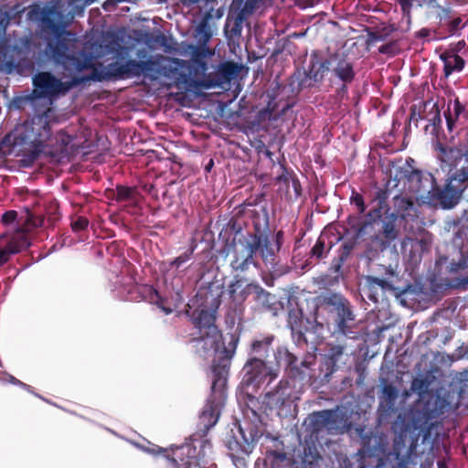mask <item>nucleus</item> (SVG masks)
Returning a JSON list of instances; mask_svg holds the SVG:
<instances>
[{
    "mask_svg": "<svg viewBox=\"0 0 468 468\" xmlns=\"http://www.w3.org/2000/svg\"><path fill=\"white\" fill-rule=\"evenodd\" d=\"M414 1L415 0H397L404 16L410 18Z\"/></svg>",
    "mask_w": 468,
    "mask_h": 468,
    "instance_id": "obj_47",
    "label": "nucleus"
},
{
    "mask_svg": "<svg viewBox=\"0 0 468 468\" xmlns=\"http://www.w3.org/2000/svg\"><path fill=\"white\" fill-rule=\"evenodd\" d=\"M308 331H300L292 334L294 344L299 347H306L308 346V340L306 338V333Z\"/></svg>",
    "mask_w": 468,
    "mask_h": 468,
    "instance_id": "obj_46",
    "label": "nucleus"
},
{
    "mask_svg": "<svg viewBox=\"0 0 468 468\" xmlns=\"http://www.w3.org/2000/svg\"><path fill=\"white\" fill-rule=\"evenodd\" d=\"M135 189L125 186H117L115 200L117 202L129 201L134 198Z\"/></svg>",
    "mask_w": 468,
    "mask_h": 468,
    "instance_id": "obj_41",
    "label": "nucleus"
},
{
    "mask_svg": "<svg viewBox=\"0 0 468 468\" xmlns=\"http://www.w3.org/2000/svg\"><path fill=\"white\" fill-rule=\"evenodd\" d=\"M320 317H324L326 325H332L335 333L344 336L353 333L356 315L350 301L342 293L326 292L316 297L315 320Z\"/></svg>",
    "mask_w": 468,
    "mask_h": 468,
    "instance_id": "obj_3",
    "label": "nucleus"
},
{
    "mask_svg": "<svg viewBox=\"0 0 468 468\" xmlns=\"http://www.w3.org/2000/svg\"><path fill=\"white\" fill-rule=\"evenodd\" d=\"M145 54H146V52H145L144 49H142V50H139V51H138L137 56H138L139 58H144V57H145Z\"/></svg>",
    "mask_w": 468,
    "mask_h": 468,
    "instance_id": "obj_64",
    "label": "nucleus"
},
{
    "mask_svg": "<svg viewBox=\"0 0 468 468\" xmlns=\"http://www.w3.org/2000/svg\"><path fill=\"white\" fill-rule=\"evenodd\" d=\"M435 11L436 16L441 22L452 17V10L449 7H443L442 5H441Z\"/></svg>",
    "mask_w": 468,
    "mask_h": 468,
    "instance_id": "obj_50",
    "label": "nucleus"
},
{
    "mask_svg": "<svg viewBox=\"0 0 468 468\" xmlns=\"http://www.w3.org/2000/svg\"><path fill=\"white\" fill-rule=\"evenodd\" d=\"M259 239H250L249 233L242 239H239L232 246V260L230 267L235 271L245 272L250 265L257 266L254 255L259 248Z\"/></svg>",
    "mask_w": 468,
    "mask_h": 468,
    "instance_id": "obj_12",
    "label": "nucleus"
},
{
    "mask_svg": "<svg viewBox=\"0 0 468 468\" xmlns=\"http://www.w3.org/2000/svg\"><path fill=\"white\" fill-rule=\"evenodd\" d=\"M399 389L392 384H385L379 396L378 419L388 420L396 411Z\"/></svg>",
    "mask_w": 468,
    "mask_h": 468,
    "instance_id": "obj_20",
    "label": "nucleus"
},
{
    "mask_svg": "<svg viewBox=\"0 0 468 468\" xmlns=\"http://www.w3.org/2000/svg\"><path fill=\"white\" fill-rule=\"evenodd\" d=\"M394 290L393 285L385 279L375 276H367L364 292L366 296L377 303L380 297H384L387 291Z\"/></svg>",
    "mask_w": 468,
    "mask_h": 468,
    "instance_id": "obj_23",
    "label": "nucleus"
},
{
    "mask_svg": "<svg viewBox=\"0 0 468 468\" xmlns=\"http://www.w3.org/2000/svg\"><path fill=\"white\" fill-rule=\"evenodd\" d=\"M292 389L288 380H281L274 389L264 395L262 404L266 409L282 410L291 400Z\"/></svg>",
    "mask_w": 468,
    "mask_h": 468,
    "instance_id": "obj_19",
    "label": "nucleus"
},
{
    "mask_svg": "<svg viewBox=\"0 0 468 468\" xmlns=\"http://www.w3.org/2000/svg\"><path fill=\"white\" fill-rule=\"evenodd\" d=\"M356 242L354 240L345 241L339 248V253L337 257H335L332 261L330 269L334 272H339L342 269L343 264L349 258L352 250H354Z\"/></svg>",
    "mask_w": 468,
    "mask_h": 468,
    "instance_id": "obj_31",
    "label": "nucleus"
},
{
    "mask_svg": "<svg viewBox=\"0 0 468 468\" xmlns=\"http://www.w3.org/2000/svg\"><path fill=\"white\" fill-rule=\"evenodd\" d=\"M331 249H332V245L330 244L326 248L324 239L322 236H320L317 239L314 247L311 249V251H310L311 259L314 258L317 261L324 259L329 254Z\"/></svg>",
    "mask_w": 468,
    "mask_h": 468,
    "instance_id": "obj_37",
    "label": "nucleus"
},
{
    "mask_svg": "<svg viewBox=\"0 0 468 468\" xmlns=\"http://www.w3.org/2000/svg\"><path fill=\"white\" fill-rule=\"evenodd\" d=\"M317 440L318 438L313 436H309V438L304 439L302 452V462L303 464L311 466L317 463L321 459L317 446Z\"/></svg>",
    "mask_w": 468,
    "mask_h": 468,
    "instance_id": "obj_27",
    "label": "nucleus"
},
{
    "mask_svg": "<svg viewBox=\"0 0 468 468\" xmlns=\"http://www.w3.org/2000/svg\"><path fill=\"white\" fill-rule=\"evenodd\" d=\"M431 102L429 101H420L418 104H413L410 107V122H414L417 125V122L420 120L424 119L423 113L427 108V106Z\"/></svg>",
    "mask_w": 468,
    "mask_h": 468,
    "instance_id": "obj_39",
    "label": "nucleus"
},
{
    "mask_svg": "<svg viewBox=\"0 0 468 468\" xmlns=\"http://www.w3.org/2000/svg\"><path fill=\"white\" fill-rule=\"evenodd\" d=\"M432 110L434 111V116L432 120L431 121L432 125H440L441 122V115H440V110L438 105L435 103L432 105Z\"/></svg>",
    "mask_w": 468,
    "mask_h": 468,
    "instance_id": "obj_56",
    "label": "nucleus"
},
{
    "mask_svg": "<svg viewBox=\"0 0 468 468\" xmlns=\"http://www.w3.org/2000/svg\"><path fill=\"white\" fill-rule=\"evenodd\" d=\"M253 300L256 303V307L261 312H275L276 311V298L275 295L271 294L259 283H257L255 290L253 291Z\"/></svg>",
    "mask_w": 468,
    "mask_h": 468,
    "instance_id": "obj_25",
    "label": "nucleus"
},
{
    "mask_svg": "<svg viewBox=\"0 0 468 468\" xmlns=\"http://www.w3.org/2000/svg\"><path fill=\"white\" fill-rule=\"evenodd\" d=\"M428 387V383L423 378H414L411 383V388L414 391H418L420 393L423 392Z\"/></svg>",
    "mask_w": 468,
    "mask_h": 468,
    "instance_id": "obj_52",
    "label": "nucleus"
},
{
    "mask_svg": "<svg viewBox=\"0 0 468 468\" xmlns=\"http://www.w3.org/2000/svg\"><path fill=\"white\" fill-rule=\"evenodd\" d=\"M208 50L202 45V47H197L193 51V58L196 62H199V59L204 58L207 56Z\"/></svg>",
    "mask_w": 468,
    "mask_h": 468,
    "instance_id": "obj_54",
    "label": "nucleus"
},
{
    "mask_svg": "<svg viewBox=\"0 0 468 468\" xmlns=\"http://www.w3.org/2000/svg\"><path fill=\"white\" fill-rule=\"evenodd\" d=\"M266 361L257 358H250L243 367V379L242 383L247 386L259 387L264 381H268L270 384L277 377L278 373L271 368L267 367Z\"/></svg>",
    "mask_w": 468,
    "mask_h": 468,
    "instance_id": "obj_15",
    "label": "nucleus"
},
{
    "mask_svg": "<svg viewBox=\"0 0 468 468\" xmlns=\"http://www.w3.org/2000/svg\"><path fill=\"white\" fill-rule=\"evenodd\" d=\"M27 245V240L24 239L21 241L10 240L5 247H0V266L8 261L12 254L21 251Z\"/></svg>",
    "mask_w": 468,
    "mask_h": 468,
    "instance_id": "obj_34",
    "label": "nucleus"
},
{
    "mask_svg": "<svg viewBox=\"0 0 468 468\" xmlns=\"http://www.w3.org/2000/svg\"><path fill=\"white\" fill-rule=\"evenodd\" d=\"M414 159L409 157L402 166L396 167L395 180L403 181L404 188L419 197L438 202L443 209L454 207L468 187V156L465 165L451 176L443 188L436 185L434 176L426 171L414 167Z\"/></svg>",
    "mask_w": 468,
    "mask_h": 468,
    "instance_id": "obj_1",
    "label": "nucleus"
},
{
    "mask_svg": "<svg viewBox=\"0 0 468 468\" xmlns=\"http://www.w3.org/2000/svg\"><path fill=\"white\" fill-rule=\"evenodd\" d=\"M213 165H214V161H213V159H210L208 161L207 165L205 166V170L207 172H209L211 170V168L213 167Z\"/></svg>",
    "mask_w": 468,
    "mask_h": 468,
    "instance_id": "obj_62",
    "label": "nucleus"
},
{
    "mask_svg": "<svg viewBox=\"0 0 468 468\" xmlns=\"http://www.w3.org/2000/svg\"><path fill=\"white\" fill-rule=\"evenodd\" d=\"M65 68L69 70L81 72L85 69L92 68V59L84 54L69 55L64 59Z\"/></svg>",
    "mask_w": 468,
    "mask_h": 468,
    "instance_id": "obj_30",
    "label": "nucleus"
},
{
    "mask_svg": "<svg viewBox=\"0 0 468 468\" xmlns=\"http://www.w3.org/2000/svg\"><path fill=\"white\" fill-rule=\"evenodd\" d=\"M1 221L4 225H10L17 222V229L20 232H29L33 229L42 226V216H36L28 208L25 207L18 216L16 210H8L2 215Z\"/></svg>",
    "mask_w": 468,
    "mask_h": 468,
    "instance_id": "obj_18",
    "label": "nucleus"
},
{
    "mask_svg": "<svg viewBox=\"0 0 468 468\" xmlns=\"http://www.w3.org/2000/svg\"><path fill=\"white\" fill-rule=\"evenodd\" d=\"M462 24L461 17H455L447 24V31L451 35H454L460 28Z\"/></svg>",
    "mask_w": 468,
    "mask_h": 468,
    "instance_id": "obj_49",
    "label": "nucleus"
},
{
    "mask_svg": "<svg viewBox=\"0 0 468 468\" xmlns=\"http://www.w3.org/2000/svg\"><path fill=\"white\" fill-rule=\"evenodd\" d=\"M191 321L196 333L191 334L190 342L195 343L196 352L201 356L208 352L217 353V358L212 363L213 378H222L227 383L230 360L235 354L238 337L230 335L227 346L219 350L222 334L216 325V311L207 308L196 309L191 314Z\"/></svg>",
    "mask_w": 468,
    "mask_h": 468,
    "instance_id": "obj_2",
    "label": "nucleus"
},
{
    "mask_svg": "<svg viewBox=\"0 0 468 468\" xmlns=\"http://www.w3.org/2000/svg\"><path fill=\"white\" fill-rule=\"evenodd\" d=\"M459 271H464V275L453 279L452 286L457 289H468V259L462 257L458 261H452L449 266L451 273H456Z\"/></svg>",
    "mask_w": 468,
    "mask_h": 468,
    "instance_id": "obj_28",
    "label": "nucleus"
},
{
    "mask_svg": "<svg viewBox=\"0 0 468 468\" xmlns=\"http://www.w3.org/2000/svg\"><path fill=\"white\" fill-rule=\"evenodd\" d=\"M62 19L63 14L54 6L44 8L41 12L40 21L43 31L56 38L54 43H48V48L54 58L64 60L69 56L67 54L69 43L63 35H69V32H66L67 24Z\"/></svg>",
    "mask_w": 468,
    "mask_h": 468,
    "instance_id": "obj_6",
    "label": "nucleus"
},
{
    "mask_svg": "<svg viewBox=\"0 0 468 468\" xmlns=\"http://www.w3.org/2000/svg\"><path fill=\"white\" fill-rule=\"evenodd\" d=\"M307 421L308 429L311 431L310 436L318 438L319 432L324 430L334 429L336 423L335 413L329 410L315 411L309 415Z\"/></svg>",
    "mask_w": 468,
    "mask_h": 468,
    "instance_id": "obj_21",
    "label": "nucleus"
},
{
    "mask_svg": "<svg viewBox=\"0 0 468 468\" xmlns=\"http://www.w3.org/2000/svg\"><path fill=\"white\" fill-rule=\"evenodd\" d=\"M346 346V345L328 344V353L326 355V365L331 367L330 374L335 371L337 362L344 354Z\"/></svg>",
    "mask_w": 468,
    "mask_h": 468,
    "instance_id": "obj_35",
    "label": "nucleus"
},
{
    "mask_svg": "<svg viewBox=\"0 0 468 468\" xmlns=\"http://www.w3.org/2000/svg\"><path fill=\"white\" fill-rule=\"evenodd\" d=\"M271 454L276 458V459H280L282 461H283L285 459V453L284 452H276V451H273L271 452Z\"/></svg>",
    "mask_w": 468,
    "mask_h": 468,
    "instance_id": "obj_61",
    "label": "nucleus"
},
{
    "mask_svg": "<svg viewBox=\"0 0 468 468\" xmlns=\"http://www.w3.org/2000/svg\"><path fill=\"white\" fill-rule=\"evenodd\" d=\"M158 67L159 59L153 57H149L146 60L128 58L124 62L121 61L122 80L141 76L149 77L152 73L159 72Z\"/></svg>",
    "mask_w": 468,
    "mask_h": 468,
    "instance_id": "obj_16",
    "label": "nucleus"
},
{
    "mask_svg": "<svg viewBox=\"0 0 468 468\" xmlns=\"http://www.w3.org/2000/svg\"><path fill=\"white\" fill-rule=\"evenodd\" d=\"M226 398L227 383L222 378H213L211 394L199 415V424L204 432H207L218 422Z\"/></svg>",
    "mask_w": 468,
    "mask_h": 468,
    "instance_id": "obj_9",
    "label": "nucleus"
},
{
    "mask_svg": "<svg viewBox=\"0 0 468 468\" xmlns=\"http://www.w3.org/2000/svg\"><path fill=\"white\" fill-rule=\"evenodd\" d=\"M438 468H448L447 464L443 461L438 462Z\"/></svg>",
    "mask_w": 468,
    "mask_h": 468,
    "instance_id": "obj_63",
    "label": "nucleus"
},
{
    "mask_svg": "<svg viewBox=\"0 0 468 468\" xmlns=\"http://www.w3.org/2000/svg\"><path fill=\"white\" fill-rule=\"evenodd\" d=\"M467 114L465 105H463L458 98L453 101L450 100L447 104V109L444 112L448 132L451 133H453L461 116L463 115L465 117Z\"/></svg>",
    "mask_w": 468,
    "mask_h": 468,
    "instance_id": "obj_24",
    "label": "nucleus"
},
{
    "mask_svg": "<svg viewBox=\"0 0 468 468\" xmlns=\"http://www.w3.org/2000/svg\"><path fill=\"white\" fill-rule=\"evenodd\" d=\"M195 247L192 246L187 249L185 252L175 258L173 261L169 262L170 269L178 270L183 267L187 261H189L194 255Z\"/></svg>",
    "mask_w": 468,
    "mask_h": 468,
    "instance_id": "obj_40",
    "label": "nucleus"
},
{
    "mask_svg": "<svg viewBox=\"0 0 468 468\" xmlns=\"http://www.w3.org/2000/svg\"><path fill=\"white\" fill-rule=\"evenodd\" d=\"M89 225L87 218L80 216L76 219L72 220L71 228L74 231H80L85 229Z\"/></svg>",
    "mask_w": 468,
    "mask_h": 468,
    "instance_id": "obj_48",
    "label": "nucleus"
},
{
    "mask_svg": "<svg viewBox=\"0 0 468 468\" xmlns=\"http://www.w3.org/2000/svg\"><path fill=\"white\" fill-rule=\"evenodd\" d=\"M441 58L443 60V71L445 77H449L453 71H461L464 68L465 61L464 59L454 54L450 58H447L446 55H441Z\"/></svg>",
    "mask_w": 468,
    "mask_h": 468,
    "instance_id": "obj_33",
    "label": "nucleus"
},
{
    "mask_svg": "<svg viewBox=\"0 0 468 468\" xmlns=\"http://www.w3.org/2000/svg\"><path fill=\"white\" fill-rule=\"evenodd\" d=\"M332 55L327 58L319 56L317 51L312 52L307 70L303 76L300 71L294 72L289 79L288 85L292 93H299L304 88L313 86L310 80L322 82L326 73H331Z\"/></svg>",
    "mask_w": 468,
    "mask_h": 468,
    "instance_id": "obj_7",
    "label": "nucleus"
},
{
    "mask_svg": "<svg viewBox=\"0 0 468 468\" xmlns=\"http://www.w3.org/2000/svg\"><path fill=\"white\" fill-rule=\"evenodd\" d=\"M258 404H259V400L257 398H255L254 396H248L247 405H248V408L250 410L252 415H254V416H257L255 408L257 407Z\"/></svg>",
    "mask_w": 468,
    "mask_h": 468,
    "instance_id": "obj_55",
    "label": "nucleus"
},
{
    "mask_svg": "<svg viewBox=\"0 0 468 468\" xmlns=\"http://www.w3.org/2000/svg\"><path fill=\"white\" fill-rule=\"evenodd\" d=\"M331 77L341 82L340 87L335 90L336 96L340 99L347 97L348 85L356 78L353 61L343 54H332Z\"/></svg>",
    "mask_w": 468,
    "mask_h": 468,
    "instance_id": "obj_13",
    "label": "nucleus"
},
{
    "mask_svg": "<svg viewBox=\"0 0 468 468\" xmlns=\"http://www.w3.org/2000/svg\"><path fill=\"white\" fill-rule=\"evenodd\" d=\"M239 437L231 436L227 441L229 450V456L232 460L233 464L237 468H243L246 466L245 456L249 455L254 447V442L257 439V433L250 431V438L245 434L241 426L239 427Z\"/></svg>",
    "mask_w": 468,
    "mask_h": 468,
    "instance_id": "obj_14",
    "label": "nucleus"
},
{
    "mask_svg": "<svg viewBox=\"0 0 468 468\" xmlns=\"http://www.w3.org/2000/svg\"><path fill=\"white\" fill-rule=\"evenodd\" d=\"M252 226L253 231L250 232V239H259V248L257 249V252H259L261 258L265 263H274L276 252L280 250L282 239L283 232L282 230H279L275 234V243L272 244L269 239L268 232L270 231V224H269V215L266 210H262L261 212H254L252 215Z\"/></svg>",
    "mask_w": 468,
    "mask_h": 468,
    "instance_id": "obj_5",
    "label": "nucleus"
},
{
    "mask_svg": "<svg viewBox=\"0 0 468 468\" xmlns=\"http://www.w3.org/2000/svg\"><path fill=\"white\" fill-rule=\"evenodd\" d=\"M197 37H198V41L201 45L206 46L207 43L210 40L212 37V33L210 31V27L206 21H202L197 27Z\"/></svg>",
    "mask_w": 468,
    "mask_h": 468,
    "instance_id": "obj_42",
    "label": "nucleus"
},
{
    "mask_svg": "<svg viewBox=\"0 0 468 468\" xmlns=\"http://www.w3.org/2000/svg\"><path fill=\"white\" fill-rule=\"evenodd\" d=\"M142 291H140L141 293H148V294H154L156 297H159L158 292L156 290H154L152 286H144L142 288Z\"/></svg>",
    "mask_w": 468,
    "mask_h": 468,
    "instance_id": "obj_59",
    "label": "nucleus"
},
{
    "mask_svg": "<svg viewBox=\"0 0 468 468\" xmlns=\"http://www.w3.org/2000/svg\"><path fill=\"white\" fill-rule=\"evenodd\" d=\"M440 0H421L423 5L431 10H436L441 6Z\"/></svg>",
    "mask_w": 468,
    "mask_h": 468,
    "instance_id": "obj_57",
    "label": "nucleus"
},
{
    "mask_svg": "<svg viewBox=\"0 0 468 468\" xmlns=\"http://www.w3.org/2000/svg\"><path fill=\"white\" fill-rule=\"evenodd\" d=\"M292 186L294 190L295 197H300L302 195V186H301L300 181L296 176H294V178L292 181Z\"/></svg>",
    "mask_w": 468,
    "mask_h": 468,
    "instance_id": "obj_58",
    "label": "nucleus"
},
{
    "mask_svg": "<svg viewBox=\"0 0 468 468\" xmlns=\"http://www.w3.org/2000/svg\"><path fill=\"white\" fill-rule=\"evenodd\" d=\"M309 320L303 316L302 312L300 313V314H295L291 315L289 319V326L292 334L300 331H309Z\"/></svg>",
    "mask_w": 468,
    "mask_h": 468,
    "instance_id": "obj_38",
    "label": "nucleus"
},
{
    "mask_svg": "<svg viewBox=\"0 0 468 468\" xmlns=\"http://www.w3.org/2000/svg\"><path fill=\"white\" fill-rule=\"evenodd\" d=\"M168 462L173 468H207L208 464L204 456L196 455V448L190 444L176 447L173 451V456L168 457Z\"/></svg>",
    "mask_w": 468,
    "mask_h": 468,
    "instance_id": "obj_17",
    "label": "nucleus"
},
{
    "mask_svg": "<svg viewBox=\"0 0 468 468\" xmlns=\"http://www.w3.org/2000/svg\"><path fill=\"white\" fill-rule=\"evenodd\" d=\"M257 282H247L244 278L235 276L234 280L228 286V293L232 303L242 305L253 291Z\"/></svg>",
    "mask_w": 468,
    "mask_h": 468,
    "instance_id": "obj_22",
    "label": "nucleus"
},
{
    "mask_svg": "<svg viewBox=\"0 0 468 468\" xmlns=\"http://www.w3.org/2000/svg\"><path fill=\"white\" fill-rule=\"evenodd\" d=\"M397 216L395 213H391L387 220L383 222L382 235L387 243H391L399 237V230L396 229L395 222Z\"/></svg>",
    "mask_w": 468,
    "mask_h": 468,
    "instance_id": "obj_36",
    "label": "nucleus"
},
{
    "mask_svg": "<svg viewBox=\"0 0 468 468\" xmlns=\"http://www.w3.org/2000/svg\"><path fill=\"white\" fill-rule=\"evenodd\" d=\"M437 151V158L443 164L449 166H453L456 165L457 161L462 158V150L453 147L448 146L443 144L438 143L436 145Z\"/></svg>",
    "mask_w": 468,
    "mask_h": 468,
    "instance_id": "obj_29",
    "label": "nucleus"
},
{
    "mask_svg": "<svg viewBox=\"0 0 468 468\" xmlns=\"http://www.w3.org/2000/svg\"><path fill=\"white\" fill-rule=\"evenodd\" d=\"M106 50L108 53L114 54L117 61L109 63L106 67L99 69L92 64L91 72L87 76L82 77H73L72 81L74 82V87L80 84L85 83L87 81H103V80H122V70H121V61L125 59L126 55L128 54V49L125 47H122L117 43H111L106 45Z\"/></svg>",
    "mask_w": 468,
    "mask_h": 468,
    "instance_id": "obj_8",
    "label": "nucleus"
},
{
    "mask_svg": "<svg viewBox=\"0 0 468 468\" xmlns=\"http://www.w3.org/2000/svg\"><path fill=\"white\" fill-rule=\"evenodd\" d=\"M282 172L280 176H277L276 181L279 184H282L286 188L289 187L290 182L295 176V174L292 171H289L284 165L281 166Z\"/></svg>",
    "mask_w": 468,
    "mask_h": 468,
    "instance_id": "obj_44",
    "label": "nucleus"
},
{
    "mask_svg": "<svg viewBox=\"0 0 468 468\" xmlns=\"http://www.w3.org/2000/svg\"><path fill=\"white\" fill-rule=\"evenodd\" d=\"M34 94L37 98H54L66 94L74 87V82L61 81L48 71L37 73L33 77Z\"/></svg>",
    "mask_w": 468,
    "mask_h": 468,
    "instance_id": "obj_11",
    "label": "nucleus"
},
{
    "mask_svg": "<svg viewBox=\"0 0 468 468\" xmlns=\"http://www.w3.org/2000/svg\"><path fill=\"white\" fill-rule=\"evenodd\" d=\"M51 134L47 116L37 115L23 123L18 137L24 144L40 147L49 140Z\"/></svg>",
    "mask_w": 468,
    "mask_h": 468,
    "instance_id": "obj_10",
    "label": "nucleus"
},
{
    "mask_svg": "<svg viewBox=\"0 0 468 468\" xmlns=\"http://www.w3.org/2000/svg\"><path fill=\"white\" fill-rule=\"evenodd\" d=\"M367 224H368L367 222H363L359 225V227L356 229L357 237L362 236L364 234L365 229L367 228Z\"/></svg>",
    "mask_w": 468,
    "mask_h": 468,
    "instance_id": "obj_60",
    "label": "nucleus"
},
{
    "mask_svg": "<svg viewBox=\"0 0 468 468\" xmlns=\"http://www.w3.org/2000/svg\"><path fill=\"white\" fill-rule=\"evenodd\" d=\"M394 200V207H395V215L397 218L400 217L405 219L407 217H410L411 211H414V202L412 198L408 197L396 196L393 198Z\"/></svg>",
    "mask_w": 468,
    "mask_h": 468,
    "instance_id": "obj_32",
    "label": "nucleus"
},
{
    "mask_svg": "<svg viewBox=\"0 0 468 468\" xmlns=\"http://www.w3.org/2000/svg\"><path fill=\"white\" fill-rule=\"evenodd\" d=\"M411 249L423 253L429 250V244L425 239H415L411 243Z\"/></svg>",
    "mask_w": 468,
    "mask_h": 468,
    "instance_id": "obj_51",
    "label": "nucleus"
},
{
    "mask_svg": "<svg viewBox=\"0 0 468 468\" xmlns=\"http://www.w3.org/2000/svg\"><path fill=\"white\" fill-rule=\"evenodd\" d=\"M392 457L394 459V463H392L391 459L388 458L389 464L387 468H408V459L406 457H402L399 452H394Z\"/></svg>",
    "mask_w": 468,
    "mask_h": 468,
    "instance_id": "obj_45",
    "label": "nucleus"
},
{
    "mask_svg": "<svg viewBox=\"0 0 468 468\" xmlns=\"http://www.w3.org/2000/svg\"><path fill=\"white\" fill-rule=\"evenodd\" d=\"M273 341V335H266L261 339L253 340L250 345L251 358L260 357L265 361L270 352L272 351L278 366L284 365L293 378H304L306 370L310 368L311 365L314 364L315 356L309 355L299 363L298 357L285 347L279 346L273 351L271 348Z\"/></svg>",
    "mask_w": 468,
    "mask_h": 468,
    "instance_id": "obj_4",
    "label": "nucleus"
},
{
    "mask_svg": "<svg viewBox=\"0 0 468 468\" xmlns=\"http://www.w3.org/2000/svg\"><path fill=\"white\" fill-rule=\"evenodd\" d=\"M389 192L387 189L379 188L377 190L373 202L377 203L376 206L367 213V218L371 222H375L381 218L383 211L388 210V199Z\"/></svg>",
    "mask_w": 468,
    "mask_h": 468,
    "instance_id": "obj_26",
    "label": "nucleus"
},
{
    "mask_svg": "<svg viewBox=\"0 0 468 468\" xmlns=\"http://www.w3.org/2000/svg\"><path fill=\"white\" fill-rule=\"evenodd\" d=\"M350 203L356 207L359 214L365 213L367 207L364 201V197L360 193H358L355 189L352 190Z\"/></svg>",
    "mask_w": 468,
    "mask_h": 468,
    "instance_id": "obj_43",
    "label": "nucleus"
},
{
    "mask_svg": "<svg viewBox=\"0 0 468 468\" xmlns=\"http://www.w3.org/2000/svg\"><path fill=\"white\" fill-rule=\"evenodd\" d=\"M8 46L5 40H0V67L8 65L6 61Z\"/></svg>",
    "mask_w": 468,
    "mask_h": 468,
    "instance_id": "obj_53",
    "label": "nucleus"
}]
</instances>
